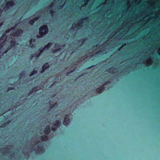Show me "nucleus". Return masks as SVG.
<instances>
[{
	"mask_svg": "<svg viewBox=\"0 0 160 160\" xmlns=\"http://www.w3.org/2000/svg\"><path fill=\"white\" fill-rule=\"evenodd\" d=\"M15 28L16 26H14V27L10 29H11V31L15 29Z\"/></svg>",
	"mask_w": 160,
	"mask_h": 160,
	"instance_id": "7c9ffc66",
	"label": "nucleus"
},
{
	"mask_svg": "<svg viewBox=\"0 0 160 160\" xmlns=\"http://www.w3.org/2000/svg\"><path fill=\"white\" fill-rule=\"evenodd\" d=\"M34 92L32 90V89L31 90L28 92V96H29L31 94H32V93H33Z\"/></svg>",
	"mask_w": 160,
	"mask_h": 160,
	"instance_id": "393cba45",
	"label": "nucleus"
},
{
	"mask_svg": "<svg viewBox=\"0 0 160 160\" xmlns=\"http://www.w3.org/2000/svg\"><path fill=\"white\" fill-rule=\"evenodd\" d=\"M64 118H66L67 120H68L70 122V118L68 115L66 114Z\"/></svg>",
	"mask_w": 160,
	"mask_h": 160,
	"instance_id": "412c9836",
	"label": "nucleus"
},
{
	"mask_svg": "<svg viewBox=\"0 0 160 160\" xmlns=\"http://www.w3.org/2000/svg\"><path fill=\"white\" fill-rule=\"evenodd\" d=\"M66 118H64V120L63 122V124L65 126H67L69 124L70 122L66 120Z\"/></svg>",
	"mask_w": 160,
	"mask_h": 160,
	"instance_id": "ddd939ff",
	"label": "nucleus"
},
{
	"mask_svg": "<svg viewBox=\"0 0 160 160\" xmlns=\"http://www.w3.org/2000/svg\"><path fill=\"white\" fill-rule=\"evenodd\" d=\"M52 43L51 42H49L47 45L44 47V48L45 50L48 49L51 46Z\"/></svg>",
	"mask_w": 160,
	"mask_h": 160,
	"instance_id": "dca6fc26",
	"label": "nucleus"
},
{
	"mask_svg": "<svg viewBox=\"0 0 160 160\" xmlns=\"http://www.w3.org/2000/svg\"><path fill=\"white\" fill-rule=\"evenodd\" d=\"M57 45V43H55V47H56Z\"/></svg>",
	"mask_w": 160,
	"mask_h": 160,
	"instance_id": "a19ab883",
	"label": "nucleus"
},
{
	"mask_svg": "<svg viewBox=\"0 0 160 160\" xmlns=\"http://www.w3.org/2000/svg\"><path fill=\"white\" fill-rule=\"evenodd\" d=\"M13 89H14V88L12 87H9L8 88V89L9 90H11Z\"/></svg>",
	"mask_w": 160,
	"mask_h": 160,
	"instance_id": "72a5a7b5",
	"label": "nucleus"
},
{
	"mask_svg": "<svg viewBox=\"0 0 160 160\" xmlns=\"http://www.w3.org/2000/svg\"><path fill=\"white\" fill-rule=\"evenodd\" d=\"M6 1L7 0H5Z\"/></svg>",
	"mask_w": 160,
	"mask_h": 160,
	"instance_id": "37998d69",
	"label": "nucleus"
},
{
	"mask_svg": "<svg viewBox=\"0 0 160 160\" xmlns=\"http://www.w3.org/2000/svg\"><path fill=\"white\" fill-rule=\"evenodd\" d=\"M41 55V54L39 52V53H37V52H36L34 54L36 58L39 57Z\"/></svg>",
	"mask_w": 160,
	"mask_h": 160,
	"instance_id": "4be33fe9",
	"label": "nucleus"
},
{
	"mask_svg": "<svg viewBox=\"0 0 160 160\" xmlns=\"http://www.w3.org/2000/svg\"><path fill=\"white\" fill-rule=\"evenodd\" d=\"M32 91L34 92L35 91H36L38 90L37 87H34L32 88L31 89Z\"/></svg>",
	"mask_w": 160,
	"mask_h": 160,
	"instance_id": "5701e85b",
	"label": "nucleus"
},
{
	"mask_svg": "<svg viewBox=\"0 0 160 160\" xmlns=\"http://www.w3.org/2000/svg\"><path fill=\"white\" fill-rule=\"evenodd\" d=\"M23 32V30L21 28H18L17 31L14 32L12 33V35L14 37H19L21 36Z\"/></svg>",
	"mask_w": 160,
	"mask_h": 160,
	"instance_id": "7ed1b4c3",
	"label": "nucleus"
},
{
	"mask_svg": "<svg viewBox=\"0 0 160 160\" xmlns=\"http://www.w3.org/2000/svg\"><path fill=\"white\" fill-rule=\"evenodd\" d=\"M3 149H4L5 150L6 152H8L9 148H8L7 147L6 148H3Z\"/></svg>",
	"mask_w": 160,
	"mask_h": 160,
	"instance_id": "c85d7f7f",
	"label": "nucleus"
},
{
	"mask_svg": "<svg viewBox=\"0 0 160 160\" xmlns=\"http://www.w3.org/2000/svg\"><path fill=\"white\" fill-rule=\"evenodd\" d=\"M40 18V16L38 15H37L36 17L33 18V19L35 21H37Z\"/></svg>",
	"mask_w": 160,
	"mask_h": 160,
	"instance_id": "aec40b11",
	"label": "nucleus"
},
{
	"mask_svg": "<svg viewBox=\"0 0 160 160\" xmlns=\"http://www.w3.org/2000/svg\"><path fill=\"white\" fill-rule=\"evenodd\" d=\"M50 67V65L48 62H46L44 63L42 67V68H43L45 70L48 69Z\"/></svg>",
	"mask_w": 160,
	"mask_h": 160,
	"instance_id": "f8f14e48",
	"label": "nucleus"
},
{
	"mask_svg": "<svg viewBox=\"0 0 160 160\" xmlns=\"http://www.w3.org/2000/svg\"><path fill=\"white\" fill-rule=\"evenodd\" d=\"M45 50V48H40L39 49V53L41 54H42L43 53V52H44V51Z\"/></svg>",
	"mask_w": 160,
	"mask_h": 160,
	"instance_id": "6ab92c4d",
	"label": "nucleus"
},
{
	"mask_svg": "<svg viewBox=\"0 0 160 160\" xmlns=\"http://www.w3.org/2000/svg\"><path fill=\"white\" fill-rule=\"evenodd\" d=\"M73 71H71L70 72H67L66 73V75L67 76H69L73 72Z\"/></svg>",
	"mask_w": 160,
	"mask_h": 160,
	"instance_id": "b1692460",
	"label": "nucleus"
},
{
	"mask_svg": "<svg viewBox=\"0 0 160 160\" xmlns=\"http://www.w3.org/2000/svg\"><path fill=\"white\" fill-rule=\"evenodd\" d=\"M53 104H50L49 105V107L50 108L52 109V108H53L54 107H52L53 106Z\"/></svg>",
	"mask_w": 160,
	"mask_h": 160,
	"instance_id": "473e14b6",
	"label": "nucleus"
},
{
	"mask_svg": "<svg viewBox=\"0 0 160 160\" xmlns=\"http://www.w3.org/2000/svg\"><path fill=\"white\" fill-rule=\"evenodd\" d=\"M61 50V48H57V49H54L53 50V53H55V52H59V51H60Z\"/></svg>",
	"mask_w": 160,
	"mask_h": 160,
	"instance_id": "a211bd4d",
	"label": "nucleus"
},
{
	"mask_svg": "<svg viewBox=\"0 0 160 160\" xmlns=\"http://www.w3.org/2000/svg\"><path fill=\"white\" fill-rule=\"evenodd\" d=\"M40 142H41L40 141H37V142L36 144H37L38 143H40Z\"/></svg>",
	"mask_w": 160,
	"mask_h": 160,
	"instance_id": "e433bc0d",
	"label": "nucleus"
},
{
	"mask_svg": "<svg viewBox=\"0 0 160 160\" xmlns=\"http://www.w3.org/2000/svg\"><path fill=\"white\" fill-rule=\"evenodd\" d=\"M35 39L31 38L29 41V45L32 48H33L35 47V46L34 45V44L32 43L33 42H35Z\"/></svg>",
	"mask_w": 160,
	"mask_h": 160,
	"instance_id": "1a4fd4ad",
	"label": "nucleus"
},
{
	"mask_svg": "<svg viewBox=\"0 0 160 160\" xmlns=\"http://www.w3.org/2000/svg\"><path fill=\"white\" fill-rule=\"evenodd\" d=\"M48 139V137L47 135H44L41 137V140L42 141L45 142Z\"/></svg>",
	"mask_w": 160,
	"mask_h": 160,
	"instance_id": "9d476101",
	"label": "nucleus"
},
{
	"mask_svg": "<svg viewBox=\"0 0 160 160\" xmlns=\"http://www.w3.org/2000/svg\"><path fill=\"white\" fill-rule=\"evenodd\" d=\"M46 70L45 69H43V68H42V70L41 72V73H44V72H45V71Z\"/></svg>",
	"mask_w": 160,
	"mask_h": 160,
	"instance_id": "2f4dec72",
	"label": "nucleus"
},
{
	"mask_svg": "<svg viewBox=\"0 0 160 160\" xmlns=\"http://www.w3.org/2000/svg\"><path fill=\"white\" fill-rule=\"evenodd\" d=\"M110 83V82L109 81H107L105 82V84H109Z\"/></svg>",
	"mask_w": 160,
	"mask_h": 160,
	"instance_id": "f704fd0d",
	"label": "nucleus"
},
{
	"mask_svg": "<svg viewBox=\"0 0 160 160\" xmlns=\"http://www.w3.org/2000/svg\"><path fill=\"white\" fill-rule=\"evenodd\" d=\"M52 4L50 5L48 7V8L50 9H51L52 8Z\"/></svg>",
	"mask_w": 160,
	"mask_h": 160,
	"instance_id": "c756f323",
	"label": "nucleus"
},
{
	"mask_svg": "<svg viewBox=\"0 0 160 160\" xmlns=\"http://www.w3.org/2000/svg\"><path fill=\"white\" fill-rule=\"evenodd\" d=\"M61 124L60 122L58 120H56L55 122L52 124V126L51 128V130L53 132H55Z\"/></svg>",
	"mask_w": 160,
	"mask_h": 160,
	"instance_id": "f03ea898",
	"label": "nucleus"
},
{
	"mask_svg": "<svg viewBox=\"0 0 160 160\" xmlns=\"http://www.w3.org/2000/svg\"><path fill=\"white\" fill-rule=\"evenodd\" d=\"M49 103H50V101H49Z\"/></svg>",
	"mask_w": 160,
	"mask_h": 160,
	"instance_id": "79ce46f5",
	"label": "nucleus"
},
{
	"mask_svg": "<svg viewBox=\"0 0 160 160\" xmlns=\"http://www.w3.org/2000/svg\"><path fill=\"white\" fill-rule=\"evenodd\" d=\"M105 89V88L103 85L97 88L96 91L97 93L100 94L102 93V91H104Z\"/></svg>",
	"mask_w": 160,
	"mask_h": 160,
	"instance_id": "20e7f679",
	"label": "nucleus"
},
{
	"mask_svg": "<svg viewBox=\"0 0 160 160\" xmlns=\"http://www.w3.org/2000/svg\"><path fill=\"white\" fill-rule=\"evenodd\" d=\"M10 121H8V123H10Z\"/></svg>",
	"mask_w": 160,
	"mask_h": 160,
	"instance_id": "ea45409f",
	"label": "nucleus"
},
{
	"mask_svg": "<svg viewBox=\"0 0 160 160\" xmlns=\"http://www.w3.org/2000/svg\"><path fill=\"white\" fill-rule=\"evenodd\" d=\"M26 72L25 71H23L20 74L19 78V79H22V77L25 76L26 75Z\"/></svg>",
	"mask_w": 160,
	"mask_h": 160,
	"instance_id": "4468645a",
	"label": "nucleus"
},
{
	"mask_svg": "<svg viewBox=\"0 0 160 160\" xmlns=\"http://www.w3.org/2000/svg\"><path fill=\"white\" fill-rule=\"evenodd\" d=\"M48 32V28L47 25H43L39 29V33L40 35L39 38L43 37L46 35Z\"/></svg>",
	"mask_w": 160,
	"mask_h": 160,
	"instance_id": "f257e3e1",
	"label": "nucleus"
},
{
	"mask_svg": "<svg viewBox=\"0 0 160 160\" xmlns=\"http://www.w3.org/2000/svg\"><path fill=\"white\" fill-rule=\"evenodd\" d=\"M58 106V104L57 103H55L53 104L52 107H57Z\"/></svg>",
	"mask_w": 160,
	"mask_h": 160,
	"instance_id": "a878e982",
	"label": "nucleus"
},
{
	"mask_svg": "<svg viewBox=\"0 0 160 160\" xmlns=\"http://www.w3.org/2000/svg\"><path fill=\"white\" fill-rule=\"evenodd\" d=\"M35 21L33 19H30L29 21V23L31 25L33 26Z\"/></svg>",
	"mask_w": 160,
	"mask_h": 160,
	"instance_id": "f3484780",
	"label": "nucleus"
},
{
	"mask_svg": "<svg viewBox=\"0 0 160 160\" xmlns=\"http://www.w3.org/2000/svg\"><path fill=\"white\" fill-rule=\"evenodd\" d=\"M3 44L2 43H0V47H1V48H2L3 47Z\"/></svg>",
	"mask_w": 160,
	"mask_h": 160,
	"instance_id": "c9c22d12",
	"label": "nucleus"
},
{
	"mask_svg": "<svg viewBox=\"0 0 160 160\" xmlns=\"http://www.w3.org/2000/svg\"><path fill=\"white\" fill-rule=\"evenodd\" d=\"M37 152H43L44 151V147L42 144H40L38 146L37 149Z\"/></svg>",
	"mask_w": 160,
	"mask_h": 160,
	"instance_id": "39448f33",
	"label": "nucleus"
},
{
	"mask_svg": "<svg viewBox=\"0 0 160 160\" xmlns=\"http://www.w3.org/2000/svg\"><path fill=\"white\" fill-rule=\"evenodd\" d=\"M10 31H11V29H8V30H6V31L5 32H4V33H5H5H6V34L8 33V32H9Z\"/></svg>",
	"mask_w": 160,
	"mask_h": 160,
	"instance_id": "cd10ccee",
	"label": "nucleus"
},
{
	"mask_svg": "<svg viewBox=\"0 0 160 160\" xmlns=\"http://www.w3.org/2000/svg\"><path fill=\"white\" fill-rule=\"evenodd\" d=\"M80 21H81V22H82L83 21V20L82 19H81Z\"/></svg>",
	"mask_w": 160,
	"mask_h": 160,
	"instance_id": "4c0bfd02",
	"label": "nucleus"
},
{
	"mask_svg": "<svg viewBox=\"0 0 160 160\" xmlns=\"http://www.w3.org/2000/svg\"><path fill=\"white\" fill-rule=\"evenodd\" d=\"M51 128L49 126H47L44 129V132L46 135H48L51 132Z\"/></svg>",
	"mask_w": 160,
	"mask_h": 160,
	"instance_id": "423d86ee",
	"label": "nucleus"
},
{
	"mask_svg": "<svg viewBox=\"0 0 160 160\" xmlns=\"http://www.w3.org/2000/svg\"><path fill=\"white\" fill-rule=\"evenodd\" d=\"M15 5L14 2L12 1L8 2L6 5L5 8L8 9L10 6H13Z\"/></svg>",
	"mask_w": 160,
	"mask_h": 160,
	"instance_id": "0eeeda50",
	"label": "nucleus"
},
{
	"mask_svg": "<svg viewBox=\"0 0 160 160\" xmlns=\"http://www.w3.org/2000/svg\"><path fill=\"white\" fill-rule=\"evenodd\" d=\"M116 68H114L113 67H112V68H108V72H110V71H111V69H113V70H114V69H115Z\"/></svg>",
	"mask_w": 160,
	"mask_h": 160,
	"instance_id": "bb28decb",
	"label": "nucleus"
},
{
	"mask_svg": "<svg viewBox=\"0 0 160 160\" xmlns=\"http://www.w3.org/2000/svg\"><path fill=\"white\" fill-rule=\"evenodd\" d=\"M37 73V71L35 70V68L33 69V71H32L29 75V77H31L34 75L35 74Z\"/></svg>",
	"mask_w": 160,
	"mask_h": 160,
	"instance_id": "2eb2a0df",
	"label": "nucleus"
},
{
	"mask_svg": "<svg viewBox=\"0 0 160 160\" xmlns=\"http://www.w3.org/2000/svg\"><path fill=\"white\" fill-rule=\"evenodd\" d=\"M7 38V36L6 34L5 33L3 34L1 38H0V40H3V43H4L6 41Z\"/></svg>",
	"mask_w": 160,
	"mask_h": 160,
	"instance_id": "9b49d317",
	"label": "nucleus"
},
{
	"mask_svg": "<svg viewBox=\"0 0 160 160\" xmlns=\"http://www.w3.org/2000/svg\"><path fill=\"white\" fill-rule=\"evenodd\" d=\"M10 45L9 46L11 48H15L17 44V42L15 38H13L10 41Z\"/></svg>",
	"mask_w": 160,
	"mask_h": 160,
	"instance_id": "6e6552de",
	"label": "nucleus"
},
{
	"mask_svg": "<svg viewBox=\"0 0 160 160\" xmlns=\"http://www.w3.org/2000/svg\"><path fill=\"white\" fill-rule=\"evenodd\" d=\"M85 41V39H83V41H82V42H83Z\"/></svg>",
	"mask_w": 160,
	"mask_h": 160,
	"instance_id": "58836bf2",
	"label": "nucleus"
}]
</instances>
